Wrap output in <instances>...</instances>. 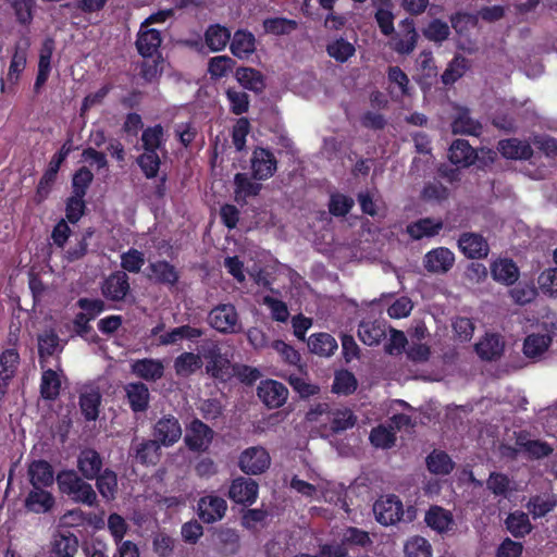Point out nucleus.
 Instances as JSON below:
<instances>
[{"instance_id":"20e7f679","label":"nucleus","mask_w":557,"mask_h":557,"mask_svg":"<svg viewBox=\"0 0 557 557\" xmlns=\"http://www.w3.org/2000/svg\"><path fill=\"white\" fill-rule=\"evenodd\" d=\"M30 42L29 39L26 38L24 41H18L14 45V50L11 57L9 71L7 74V78H0V91L5 92L7 83L10 84L9 89L13 90V87L18 84L21 75L27 65V52L29 49Z\"/></svg>"},{"instance_id":"f03ea898","label":"nucleus","mask_w":557,"mask_h":557,"mask_svg":"<svg viewBox=\"0 0 557 557\" xmlns=\"http://www.w3.org/2000/svg\"><path fill=\"white\" fill-rule=\"evenodd\" d=\"M201 360H206V373L214 380L226 382L231 379V360L222 352L218 341L205 339L199 346Z\"/></svg>"},{"instance_id":"8fccbe9b","label":"nucleus","mask_w":557,"mask_h":557,"mask_svg":"<svg viewBox=\"0 0 557 557\" xmlns=\"http://www.w3.org/2000/svg\"><path fill=\"white\" fill-rule=\"evenodd\" d=\"M517 445L530 459H542L553 453V447L548 443L540 440H523L518 437Z\"/></svg>"},{"instance_id":"e2e57ef3","label":"nucleus","mask_w":557,"mask_h":557,"mask_svg":"<svg viewBox=\"0 0 557 557\" xmlns=\"http://www.w3.org/2000/svg\"><path fill=\"white\" fill-rule=\"evenodd\" d=\"M354 206L355 200L350 196L342 193H333L330 196L329 212L333 216L341 218L347 215Z\"/></svg>"},{"instance_id":"13d9d810","label":"nucleus","mask_w":557,"mask_h":557,"mask_svg":"<svg viewBox=\"0 0 557 557\" xmlns=\"http://www.w3.org/2000/svg\"><path fill=\"white\" fill-rule=\"evenodd\" d=\"M341 543L346 547L347 552L352 547H367L372 541L367 531L356 527H348L344 530Z\"/></svg>"},{"instance_id":"a18cd8bd","label":"nucleus","mask_w":557,"mask_h":557,"mask_svg":"<svg viewBox=\"0 0 557 557\" xmlns=\"http://www.w3.org/2000/svg\"><path fill=\"white\" fill-rule=\"evenodd\" d=\"M61 380L59 374L52 370L47 369L42 371L40 381V395L46 400H55L60 395Z\"/></svg>"},{"instance_id":"dca6fc26","label":"nucleus","mask_w":557,"mask_h":557,"mask_svg":"<svg viewBox=\"0 0 557 557\" xmlns=\"http://www.w3.org/2000/svg\"><path fill=\"white\" fill-rule=\"evenodd\" d=\"M458 248L468 259L485 258L490 251L486 239L476 233H462L458 239Z\"/></svg>"},{"instance_id":"1a4fd4ad","label":"nucleus","mask_w":557,"mask_h":557,"mask_svg":"<svg viewBox=\"0 0 557 557\" xmlns=\"http://www.w3.org/2000/svg\"><path fill=\"white\" fill-rule=\"evenodd\" d=\"M152 434L162 446L170 447L182 437V426L176 417L164 414L154 423Z\"/></svg>"},{"instance_id":"7ed1b4c3","label":"nucleus","mask_w":557,"mask_h":557,"mask_svg":"<svg viewBox=\"0 0 557 557\" xmlns=\"http://www.w3.org/2000/svg\"><path fill=\"white\" fill-rule=\"evenodd\" d=\"M375 519L382 525H393L400 520L412 521L416 510L410 507L407 510V519H404L405 510L401 500L396 495L381 497L373 505Z\"/></svg>"},{"instance_id":"58836bf2","label":"nucleus","mask_w":557,"mask_h":557,"mask_svg":"<svg viewBox=\"0 0 557 557\" xmlns=\"http://www.w3.org/2000/svg\"><path fill=\"white\" fill-rule=\"evenodd\" d=\"M200 352L184 351L174 360V370L177 376H189L202 367Z\"/></svg>"},{"instance_id":"c85d7f7f","label":"nucleus","mask_w":557,"mask_h":557,"mask_svg":"<svg viewBox=\"0 0 557 557\" xmlns=\"http://www.w3.org/2000/svg\"><path fill=\"white\" fill-rule=\"evenodd\" d=\"M230 50L238 59H248L256 51V37L248 29H237L232 38Z\"/></svg>"},{"instance_id":"a878e982","label":"nucleus","mask_w":557,"mask_h":557,"mask_svg":"<svg viewBox=\"0 0 557 557\" xmlns=\"http://www.w3.org/2000/svg\"><path fill=\"white\" fill-rule=\"evenodd\" d=\"M497 149L500 154L510 160H529L533 156V149L527 140L507 138L498 141Z\"/></svg>"},{"instance_id":"9d476101","label":"nucleus","mask_w":557,"mask_h":557,"mask_svg":"<svg viewBox=\"0 0 557 557\" xmlns=\"http://www.w3.org/2000/svg\"><path fill=\"white\" fill-rule=\"evenodd\" d=\"M257 395L268 408L277 409L286 403L288 389L278 381L264 380L257 387Z\"/></svg>"},{"instance_id":"4be33fe9","label":"nucleus","mask_w":557,"mask_h":557,"mask_svg":"<svg viewBox=\"0 0 557 557\" xmlns=\"http://www.w3.org/2000/svg\"><path fill=\"white\" fill-rule=\"evenodd\" d=\"M18 363L20 355L15 349L8 348L0 354V400L7 393Z\"/></svg>"},{"instance_id":"f8f14e48","label":"nucleus","mask_w":557,"mask_h":557,"mask_svg":"<svg viewBox=\"0 0 557 557\" xmlns=\"http://www.w3.org/2000/svg\"><path fill=\"white\" fill-rule=\"evenodd\" d=\"M277 160L268 148L257 147L251 157V171L253 178L265 181L274 175Z\"/></svg>"},{"instance_id":"5fc2aeb1","label":"nucleus","mask_w":557,"mask_h":557,"mask_svg":"<svg viewBox=\"0 0 557 557\" xmlns=\"http://www.w3.org/2000/svg\"><path fill=\"white\" fill-rule=\"evenodd\" d=\"M58 173L59 172L47 166L36 186L34 196V202L36 205H41L45 200L48 199L57 182Z\"/></svg>"},{"instance_id":"603ef678","label":"nucleus","mask_w":557,"mask_h":557,"mask_svg":"<svg viewBox=\"0 0 557 557\" xmlns=\"http://www.w3.org/2000/svg\"><path fill=\"white\" fill-rule=\"evenodd\" d=\"M101 405V395L98 392L81 394L79 407L86 421H96L99 417V407Z\"/></svg>"},{"instance_id":"ddd939ff","label":"nucleus","mask_w":557,"mask_h":557,"mask_svg":"<svg viewBox=\"0 0 557 557\" xmlns=\"http://www.w3.org/2000/svg\"><path fill=\"white\" fill-rule=\"evenodd\" d=\"M129 290V277L124 271L112 272L101 285L102 296L111 301H123Z\"/></svg>"},{"instance_id":"4c0bfd02","label":"nucleus","mask_w":557,"mask_h":557,"mask_svg":"<svg viewBox=\"0 0 557 557\" xmlns=\"http://www.w3.org/2000/svg\"><path fill=\"white\" fill-rule=\"evenodd\" d=\"M492 275L495 281L509 286L517 282L519 269L511 259H502L493 263Z\"/></svg>"},{"instance_id":"4468645a","label":"nucleus","mask_w":557,"mask_h":557,"mask_svg":"<svg viewBox=\"0 0 557 557\" xmlns=\"http://www.w3.org/2000/svg\"><path fill=\"white\" fill-rule=\"evenodd\" d=\"M259 485L250 479L238 476L234 479L228 488V497L236 504L244 506L252 505L258 497Z\"/></svg>"},{"instance_id":"72a5a7b5","label":"nucleus","mask_w":557,"mask_h":557,"mask_svg":"<svg viewBox=\"0 0 557 557\" xmlns=\"http://www.w3.org/2000/svg\"><path fill=\"white\" fill-rule=\"evenodd\" d=\"M235 78L245 89L251 90L256 94L262 92L265 88L263 74L253 67H237Z\"/></svg>"},{"instance_id":"de8ad7c7","label":"nucleus","mask_w":557,"mask_h":557,"mask_svg":"<svg viewBox=\"0 0 557 557\" xmlns=\"http://www.w3.org/2000/svg\"><path fill=\"white\" fill-rule=\"evenodd\" d=\"M96 480V486L100 495L107 500L113 499L117 492V475L116 473L107 468L98 474Z\"/></svg>"},{"instance_id":"c9c22d12","label":"nucleus","mask_w":557,"mask_h":557,"mask_svg":"<svg viewBox=\"0 0 557 557\" xmlns=\"http://www.w3.org/2000/svg\"><path fill=\"white\" fill-rule=\"evenodd\" d=\"M143 150L152 152L165 149V131L161 124L146 127L141 133Z\"/></svg>"},{"instance_id":"39448f33","label":"nucleus","mask_w":557,"mask_h":557,"mask_svg":"<svg viewBox=\"0 0 557 557\" xmlns=\"http://www.w3.org/2000/svg\"><path fill=\"white\" fill-rule=\"evenodd\" d=\"M210 325L220 333L234 334L240 331L238 313L234 305L223 304L209 313Z\"/></svg>"},{"instance_id":"680f3d73","label":"nucleus","mask_w":557,"mask_h":557,"mask_svg":"<svg viewBox=\"0 0 557 557\" xmlns=\"http://www.w3.org/2000/svg\"><path fill=\"white\" fill-rule=\"evenodd\" d=\"M92 181L94 174L87 166L77 169L72 176V195L86 197Z\"/></svg>"},{"instance_id":"0e129e2a","label":"nucleus","mask_w":557,"mask_h":557,"mask_svg":"<svg viewBox=\"0 0 557 557\" xmlns=\"http://www.w3.org/2000/svg\"><path fill=\"white\" fill-rule=\"evenodd\" d=\"M86 212L85 197L71 195L65 200V221L76 224Z\"/></svg>"},{"instance_id":"ea45409f","label":"nucleus","mask_w":557,"mask_h":557,"mask_svg":"<svg viewBox=\"0 0 557 557\" xmlns=\"http://www.w3.org/2000/svg\"><path fill=\"white\" fill-rule=\"evenodd\" d=\"M443 228L441 220H433L431 218L420 219L407 226V233L413 239H421L423 237H431L440 233Z\"/></svg>"},{"instance_id":"393cba45","label":"nucleus","mask_w":557,"mask_h":557,"mask_svg":"<svg viewBox=\"0 0 557 557\" xmlns=\"http://www.w3.org/2000/svg\"><path fill=\"white\" fill-rule=\"evenodd\" d=\"M27 473L32 487L46 488L53 484L54 472L52 466L44 460H34L29 463Z\"/></svg>"},{"instance_id":"37998d69","label":"nucleus","mask_w":557,"mask_h":557,"mask_svg":"<svg viewBox=\"0 0 557 557\" xmlns=\"http://www.w3.org/2000/svg\"><path fill=\"white\" fill-rule=\"evenodd\" d=\"M426 467L431 473L446 475L454 470L455 462L447 453L443 450H433L426 457Z\"/></svg>"},{"instance_id":"bb28decb","label":"nucleus","mask_w":557,"mask_h":557,"mask_svg":"<svg viewBox=\"0 0 557 557\" xmlns=\"http://www.w3.org/2000/svg\"><path fill=\"white\" fill-rule=\"evenodd\" d=\"M449 161L459 168H469L478 159L475 149L466 139H455L448 153Z\"/></svg>"},{"instance_id":"412c9836","label":"nucleus","mask_w":557,"mask_h":557,"mask_svg":"<svg viewBox=\"0 0 557 557\" xmlns=\"http://www.w3.org/2000/svg\"><path fill=\"white\" fill-rule=\"evenodd\" d=\"M131 371L144 381L156 382L164 375V364L160 359L143 358L131 364Z\"/></svg>"},{"instance_id":"6e6d98bb","label":"nucleus","mask_w":557,"mask_h":557,"mask_svg":"<svg viewBox=\"0 0 557 557\" xmlns=\"http://www.w3.org/2000/svg\"><path fill=\"white\" fill-rule=\"evenodd\" d=\"M331 416L330 429L333 434H338L351 429L357 422V417L348 408L336 409L331 412Z\"/></svg>"},{"instance_id":"aec40b11","label":"nucleus","mask_w":557,"mask_h":557,"mask_svg":"<svg viewBox=\"0 0 557 557\" xmlns=\"http://www.w3.org/2000/svg\"><path fill=\"white\" fill-rule=\"evenodd\" d=\"M505 344L499 334L486 333L485 336L474 345V350L480 359L494 361L504 354Z\"/></svg>"},{"instance_id":"5701e85b","label":"nucleus","mask_w":557,"mask_h":557,"mask_svg":"<svg viewBox=\"0 0 557 557\" xmlns=\"http://www.w3.org/2000/svg\"><path fill=\"white\" fill-rule=\"evenodd\" d=\"M147 270V277L158 284L174 286L180 280V272L166 260L150 262Z\"/></svg>"},{"instance_id":"774afa93","label":"nucleus","mask_w":557,"mask_h":557,"mask_svg":"<svg viewBox=\"0 0 557 557\" xmlns=\"http://www.w3.org/2000/svg\"><path fill=\"white\" fill-rule=\"evenodd\" d=\"M175 543L171 535L159 532L152 539V550L158 557H173Z\"/></svg>"},{"instance_id":"864d4df0","label":"nucleus","mask_w":557,"mask_h":557,"mask_svg":"<svg viewBox=\"0 0 557 557\" xmlns=\"http://www.w3.org/2000/svg\"><path fill=\"white\" fill-rule=\"evenodd\" d=\"M63 346H60V338L54 330L45 331L38 335V355L40 359L51 357L57 351L61 352Z\"/></svg>"},{"instance_id":"f257e3e1","label":"nucleus","mask_w":557,"mask_h":557,"mask_svg":"<svg viewBox=\"0 0 557 557\" xmlns=\"http://www.w3.org/2000/svg\"><path fill=\"white\" fill-rule=\"evenodd\" d=\"M55 481L60 493L66 495L72 502L89 507L97 505V494L94 487L75 470H61L57 474Z\"/></svg>"},{"instance_id":"69168bd1","label":"nucleus","mask_w":557,"mask_h":557,"mask_svg":"<svg viewBox=\"0 0 557 557\" xmlns=\"http://www.w3.org/2000/svg\"><path fill=\"white\" fill-rule=\"evenodd\" d=\"M226 99L230 104V111L235 115H242L249 110V96L245 91L228 88L225 91Z\"/></svg>"},{"instance_id":"423d86ee","label":"nucleus","mask_w":557,"mask_h":557,"mask_svg":"<svg viewBox=\"0 0 557 557\" xmlns=\"http://www.w3.org/2000/svg\"><path fill=\"white\" fill-rule=\"evenodd\" d=\"M271 465V458L265 448L252 446L243 450L238 458L239 469L249 475L264 473Z\"/></svg>"},{"instance_id":"7c9ffc66","label":"nucleus","mask_w":557,"mask_h":557,"mask_svg":"<svg viewBox=\"0 0 557 557\" xmlns=\"http://www.w3.org/2000/svg\"><path fill=\"white\" fill-rule=\"evenodd\" d=\"M386 336L385 324L381 321H361L358 325V337L367 346H376Z\"/></svg>"},{"instance_id":"b1692460","label":"nucleus","mask_w":557,"mask_h":557,"mask_svg":"<svg viewBox=\"0 0 557 557\" xmlns=\"http://www.w3.org/2000/svg\"><path fill=\"white\" fill-rule=\"evenodd\" d=\"M103 462L100 454L94 448L83 449L77 458V469L86 480H95L101 472Z\"/></svg>"},{"instance_id":"f3484780","label":"nucleus","mask_w":557,"mask_h":557,"mask_svg":"<svg viewBox=\"0 0 557 557\" xmlns=\"http://www.w3.org/2000/svg\"><path fill=\"white\" fill-rule=\"evenodd\" d=\"M125 396L134 413L146 412L150 404V392L144 382H131L124 386Z\"/></svg>"},{"instance_id":"79ce46f5","label":"nucleus","mask_w":557,"mask_h":557,"mask_svg":"<svg viewBox=\"0 0 557 557\" xmlns=\"http://www.w3.org/2000/svg\"><path fill=\"white\" fill-rule=\"evenodd\" d=\"M468 69V59L461 54H456L441 75V81L445 86H450L460 79Z\"/></svg>"},{"instance_id":"6ab92c4d","label":"nucleus","mask_w":557,"mask_h":557,"mask_svg":"<svg viewBox=\"0 0 557 557\" xmlns=\"http://www.w3.org/2000/svg\"><path fill=\"white\" fill-rule=\"evenodd\" d=\"M162 42L161 33L154 28H147L140 26V29L137 34L136 39V48L138 53L144 59L153 58L154 55L160 54L159 48Z\"/></svg>"},{"instance_id":"c03bdc74","label":"nucleus","mask_w":557,"mask_h":557,"mask_svg":"<svg viewBox=\"0 0 557 557\" xmlns=\"http://www.w3.org/2000/svg\"><path fill=\"white\" fill-rule=\"evenodd\" d=\"M552 344L549 334H530L523 342V354L528 358H535L543 355Z\"/></svg>"},{"instance_id":"09e8293b","label":"nucleus","mask_w":557,"mask_h":557,"mask_svg":"<svg viewBox=\"0 0 557 557\" xmlns=\"http://www.w3.org/2000/svg\"><path fill=\"white\" fill-rule=\"evenodd\" d=\"M557 506V499L554 495L552 496H542L535 495L532 496L528 504L527 508L529 512L532 515L533 519H539L545 517Z\"/></svg>"},{"instance_id":"6e6552de","label":"nucleus","mask_w":557,"mask_h":557,"mask_svg":"<svg viewBox=\"0 0 557 557\" xmlns=\"http://www.w3.org/2000/svg\"><path fill=\"white\" fill-rule=\"evenodd\" d=\"M226 510V500L214 494L201 496L197 502V515L207 524L222 520Z\"/></svg>"},{"instance_id":"49530a36","label":"nucleus","mask_w":557,"mask_h":557,"mask_svg":"<svg viewBox=\"0 0 557 557\" xmlns=\"http://www.w3.org/2000/svg\"><path fill=\"white\" fill-rule=\"evenodd\" d=\"M77 552V537L74 534H61L53 542L50 557H75Z\"/></svg>"},{"instance_id":"052dcab7","label":"nucleus","mask_w":557,"mask_h":557,"mask_svg":"<svg viewBox=\"0 0 557 557\" xmlns=\"http://www.w3.org/2000/svg\"><path fill=\"white\" fill-rule=\"evenodd\" d=\"M327 54L339 63H345L355 52V46L344 38H337L326 46Z\"/></svg>"},{"instance_id":"c756f323","label":"nucleus","mask_w":557,"mask_h":557,"mask_svg":"<svg viewBox=\"0 0 557 557\" xmlns=\"http://www.w3.org/2000/svg\"><path fill=\"white\" fill-rule=\"evenodd\" d=\"M234 185V199L240 206L246 205L249 197L258 196L262 189L260 183L252 182L245 173L235 174Z\"/></svg>"},{"instance_id":"a211bd4d","label":"nucleus","mask_w":557,"mask_h":557,"mask_svg":"<svg viewBox=\"0 0 557 557\" xmlns=\"http://www.w3.org/2000/svg\"><path fill=\"white\" fill-rule=\"evenodd\" d=\"M55 506V498L45 488L32 487L24 499V508L28 512L47 513Z\"/></svg>"},{"instance_id":"473e14b6","label":"nucleus","mask_w":557,"mask_h":557,"mask_svg":"<svg viewBox=\"0 0 557 557\" xmlns=\"http://www.w3.org/2000/svg\"><path fill=\"white\" fill-rule=\"evenodd\" d=\"M161 444L153 440H143L135 447V459L143 466H156L161 457Z\"/></svg>"},{"instance_id":"cd10ccee","label":"nucleus","mask_w":557,"mask_h":557,"mask_svg":"<svg viewBox=\"0 0 557 557\" xmlns=\"http://www.w3.org/2000/svg\"><path fill=\"white\" fill-rule=\"evenodd\" d=\"M425 523L440 534L447 533L455 524L453 513L440 506H431L425 513Z\"/></svg>"},{"instance_id":"338daca9","label":"nucleus","mask_w":557,"mask_h":557,"mask_svg":"<svg viewBox=\"0 0 557 557\" xmlns=\"http://www.w3.org/2000/svg\"><path fill=\"white\" fill-rule=\"evenodd\" d=\"M406 557H432V546L422 536H413L405 544Z\"/></svg>"},{"instance_id":"0eeeda50","label":"nucleus","mask_w":557,"mask_h":557,"mask_svg":"<svg viewBox=\"0 0 557 557\" xmlns=\"http://www.w3.org/2000/svg\"><path fill=\"white\" fill-rule=\"evenodd\" d=\"M389 46L398 54L408 55L417 47L419 34L412 18H405L399 23V32L391 35Z\"/></svg>"},{"instance_id":"f704fd0d","label":"nucleus","mask_w":557,"mask_h":557,"mask_svg":"<svg viewBox=\"0 0 557 557\" xmlns=\"http://www.w3.org/2000/svg\"><path fill=\"white\" fill-rule=\"evenodd\" d=\"M307 345L310 352L321 357H330L338 348L335 337L323 332L311 334Z\"/></svg>"},{"instance_id":"a19ab883","label":"nucleus","mask_w":557,"mask_h":557,"mask_svg":"<svg viewBox=\"0 0 557 557\" xmlns=\"http://www.w3.org/2000/svg\"><path fill=\"white\" fill-rule=\"evenodd\" d=\"M265 34L274 36L290 35L298 28V22L284 16L268 17L262 22Z\"/></svg>"},{"instance_id":"e433bc0d","label":"nucleus","mask_w":557,"mask_h":557,"mask_svg":"<svg viewBox=\"0 0 557 557\" xmlns=\"http://www.w3.org/2000/svg\"><path fill=\"white\" fill-rule=\"evenodd\" d=\"M505 525L510 534L516 539H522L533 530V525L530 522L528 513L521 510L510 512L505 520Z\"/></svg>"},{"instance_id":"3c124183","label":"nucleus","mask_w":557,"mask_h":557,"mask_svg":"<svg viewBox=\"0 0 557 557\" xmlns=\"http://www.w3.org/2000/svg\"><path fill=\"white\" fill-rule=\"evenodd\" d=\"M136 163L147 180L158 177L161 158L157 151L148 152L144 150V152L136 158Z\"/></svg>"},{"instance_id":"4d7b16f0","label":"nucleus","mask_w":557,"mask_h":557,"mask_svg":"<svg viewBox=\"0 0 557 557\" xmlns=\"http://www.w3.org/2000/svg\"><path fill=\"white\" fill-rule=\"evenodd\" d=\"M451 128L454 134L479 135L482 126L470 116L468 110H462L453 121Z\"/></svg>"},{"instance_id":"bf43d9fd","label":"nucleus","mask_w":557,"mask_h":557,"mask_svg":"<svg viewBox=\"0 0 557 557\" xmlns=\"http://www.w3.org/2000/svg\"><path fill=\"white\" fill-rule=\"evenodd\" d=\"M358 382L352 372L341 370L335 374L332 391L338 395H351L356 392Z\"/></svg>"},{"instance_id":"2f4dec72","label":"nucleus","mask_w":557,"mask_h":557,"mask_svg":"<svg viewBox=\"0 0 557 557\" xmlns=\"http://www.w3.org/2000/svg\"><path fill=\"white\" fill-rule=\"evenodd\" d=\"M232 36L231 30L221 24H211L205 32L206 46L212 52H219L225 49Z\"/></svg>"},{"instance_id":"9b49d317","label":"nucleus","mask_w":557,"mask_h":557,"mask_svg":"<svg viewBox=\"0 0 557 557\" xmlns=\"http://www.w3.org/2000/svg\"><path fill=\"white\" fill-rule=\"evenodd\" d=\"M213 440V430L199 419L187 428L185 444L191 451H206Z\"/></svg>"},{"instance_id":"2eb2a0df","label":"nucleus","mask_w":557,"mask_h":557,"mask_svg":"<svg viewBox=\"0 0 557 557\" xmlns=\"http://www.w3.org/2000/svg\"><path fill=\"white\" fill-rule=\"evenodd\" d=\"M454 264L455 255L446 247L433 248L423 258V267L430 273L445 274Z\"/></svg>"}]
</instances>
